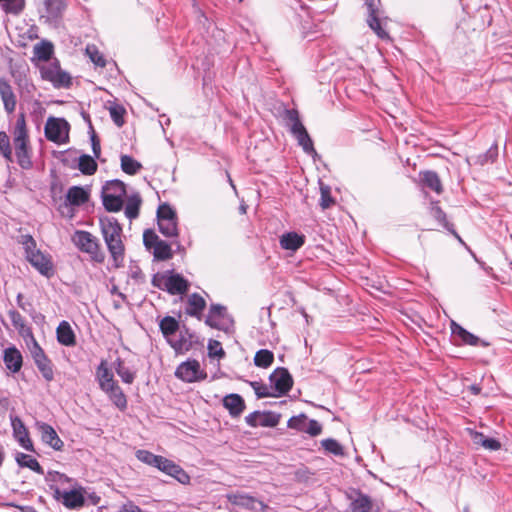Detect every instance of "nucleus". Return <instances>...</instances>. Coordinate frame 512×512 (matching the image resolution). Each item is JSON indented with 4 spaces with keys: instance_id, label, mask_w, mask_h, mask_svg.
Segmentation results:
<instances>
[{
    "instance_id": "0e129e2a",
    "label": "nucleus",
    "mask_w": 512,
    "mask_h": 512,
    "mask_svg": "<svg viewBox=\"0 0 512 512\" xmlns=\"http://www.w3.org/2000/svg\"><path fill=\"white\" fill-rule=\"evenodd\" d=\"M11 75L14 79V83L19 88H24L28 85V79L26 76V73L24 71H21L20 69H11Z\"/></svg>"
},
{
    "instance_id": "473e14b6",
    "label": "nucleus",
    "mask_w": 512,
    "mask_h": 512,
    "mask_svg": "<svg viewBox=\"0 0 512 512\" xmlns=\"http://www.w3.org/2000/svg\"><path fill=\"white\" fill-rule=\"evenodd\" d=\"M420 181L425 188H429L437 194L443 192V187L438 174L434 171H423L419 173Z\"/></svg>"
},
{
    "instance_id": "4468645a",
    "label": "nucleus",
    "mask_w": 512,
    "mask_h": 512,
    "mask_svg": "<svg viewBox=\"0 0 512 512\" xmlns=\"http://www.w3.org/2000/svg\"><path fill=\"white\" fill-rule=\"evenodd\" d=\"M379 0H365V6L368 11L367 23L369 27L376 33L382 40L390 39L388 32L382 27L379 19L377 3Z\"/></svg>"
},
{
    "instance_id": "aec40b11",
    "label": "nucleus",
    "mask_w": 512,
    "mask_h": 512,
    "mask_svg": "<svg viewBox=\"0 0 512 512\" xmlns=\"http://www.w3.org/2000/svg\"><path fill=\"white\" fill-rule=\"evenodd\" d=\"M3 362L11 373H18L23 365V356L18 348L10 346L3 351Z\"/></svg>"
},
{
    "instance_id": "f3484780",
    "label": "nucleus",
    "mask_w": 512,
    "mask_h": 512,
    "mask_svg": "<svg viewBox=\"0 0 512 512\" xmlns=\"http://www.w3.org/2000/svg\"><path fill=\"white\" fill-rule=\"evenodd\" d=\"M0 98L7 114H13L17 106V96L10 82L0 77Z\"/></svg>"
},
{
    "instance_id": "4d7b16f0",
    "label": "nucleus",
    "mask_w": 512,
    "mask_h": 512,
    "mask_svg": "<svg viewBox=\"0 0 512 512\" xmlns=\"http://www.w3.org/2000/svg\"><path fill=\"white\" fill-rule=\"evenodd\" d=\"M111 119L118 127H122L124 124V115L126 113L125 108L121 105L111 106L109 109Z\"/></svg>"
},
{
    "instance_id": "e433bc0d",
    "label": "nucleus",
    "mask_w": 512,
    "mask_h": 512,
    "mask_svg": "<svg viewBox=\"0 0 512 512\" xmlns=\"http://www.w3.org/2000/svg\"><path fill=\"white\" fill-rule=\"evenodd\" d=\"M12 424H13L14 432L18 436V440H19L21 446L28 451H34L33 443L30 440V438L28 437V432H27L25 426L23 425V423L21 422V420L15 419L12 421Z\"/></svg>"
},
{
    "instance_id": "37998d69",
    "label": "nucleus",
    "mask_w": 512,
    "mask_h": 512,
    "mask_svg": "<svg viewBox=\"0 0 512 512\" xmlns=\"http://www.w3.org/2000/svg\"><path fill=\"white\" fill-rule=\"evenodd\" d=\"M120 161L122 171L128 175H135L142 168V164L129 155H121Z\"/></svg>"
},
{
    "instance_id": "c9c22d12",
    "label": "nucleus",
    "mask_w": 512,
    "mask_h": 512,
    "mask_svg": "<svg viewBox=\"0 0 512 512\" xmlns=\"http://www.w3.org/2000/svg\"><path fill=\"white\" fill-rule=\"evenodd\" d=\"M15 460L20 467L29 468L30 470L40 475L44 474V470L37 461V459L32 457L31 455L18 452L15 455Z\"/></svg>"
},
{
    "instance_id": "cd10ccee",
    "label": "nucleus",
    "mask_w": 512,
    "mask_h": 512,
    "mask_svg": "<svg viewBox=\"0 0 512 512\" xmlns=\"http://www.w3.org/2000/svg\"><path fill=\"white\" fill-rule=\"evenodd\" d=\"M227 499L233 505L251 510L256 509L257 504L262 505V502L258 501L253 496L238 491L227 494Z\"/></svg>"
},
{
    "instance_id": "2eb2a0df",
    "label": "nucleus",
    "mask_w": 512,
    "mask_h": 512,
    "mask_svg": "<svg viewBox=\"0 0 512 512\" xmlns=\"http://www.w3.org/2000/svg\"><path fill=\"white\" fill-rule=\"evenodd\" d=\"M159 463L156 468L161 472L175 478L181 484H187L190 481V476L175 462L163 456H160Z\"/></svg>"
},
{
    "instance_id": "20e7f679",
    "label": "nucleus",
    "mask_w": 512,
    "mask_h": 512,
    "mask_svg": "<svg viewBox=\"0 0 512 512\" xmlns=\"http://www.w3.org/2000/svg\"><path fill=\"white\" fill-rule=\"evenodd\" d=\"M24 249L28 262L43 276L50 277L54 273L53 262L49 254L36 249V242L31 235L24 236Z\"/></svg>"
},
{
    "instance_id": "4c0bfd02",
    "label": "nucleus",
    "mask_w": 512,
    "mask_h": 512,
    "mask_svg": "<svg viewBox=\"0 0 512 512\" xmlns=\"http://www.w3.org/2000/svg\"><path fill=\"white\" fill-rule=\"evenodd\" d=\"M9 318L12 322L14 328L19 332L22 336L32 335L31 328L27 326L24 317L15 309H11L8 311Z\"/></svg>"
},
{
    "instance_id": "052dcab7",
    "label": "nucleus",
    "mask_w": 512,
    "mask_h": 512,
    "mask_svg": "<svg viewBox=\"0 0 512 512\" xmlns=\"http://www.w3.org/2000/svg\"><path fill=\"white\" fill-rule=\"evenodd\" d=\"M86 52L91 59V61L99 67H105L106 60L103 55L97 50L95 46H87Z\"/></svg>"
},
{
    "instance_id": "09e8293b",
    "label": "nucleus",
    "mask_w": 512,
    "mask_h": 512,
    "mask_svg": "<svg viewBox=\"0 0 512 512\" xmlns=\"http://www.w3.org/2000/svg\"><path fill=\"white\" fill-rule=\"evenodd\" d=\"M6 13L18 15L25 7V0H0Z\"/></svg>"
},
{
    "instance_id": "a18cd8bd",
    "label": "nucleus",
    "mask_w": 512,
    "mask_h": 512,
    "mask_svg": "<svg viewBox=\"0 0 512 512\" xmlns=\"http://www.w3.org/2000/svg\"><path fill=\"white\" fill-rule=\"evenodd\" d=\"M274 361V354L268 349H260L254 356V364L260 368H268Z\"/></svg>"
},
{
    "instance_id": "f257e3e1",
    "label": "nucleus",
    "mask_w": 512,
    "mask_h": 512,
    "mask_svg": "<svg viewBox=\"0 0 512 512\" xmlns=\"http://www.w3.org/2000/svg\"><path fill=\"white\" fill-rule=\"evenodd\" d=\"M100 229L113 265L116 268L122 267L125 257V246L122 241V226L116 218L105 217L100 219Z\"/></svg>"
},
{
    "instance_id": "ddd939ff",
    "label": "nucleus",
    "mask_w": 512,
    "mask_h": 512,
    "mask_svg": "<svg viewBox=\"0 0 512 512\" xmlns=\"http://www.w3.org/2000/svg\"><path fill=\"white\" fill-rule=\"evenodd\" d=\"M280 417V414L271 411H254L245 417V422L250 427H275Z\"/></svg>"
},
{
    "instance_id": "c03bdc74",
    "label": "nucleus",
    "mask_w": 512,
    "mask_h": 512,
    "mask_svg": "<svg viewBox=\"0 0 512 512\" xmlns=\"http://www.w3.org/2000/svg\"><path fill=\"white\" fill-rule=\"evenodd\" d=\"M178 219L173 220H159L158 228L159 231L168 238H177L178 237Z\"/></svg>"
},
{
    "instance_id": "603ef678",
    "label": "nucleus",
    "mask_w": 512,
    "mask_h": 512,
    "mask_svg": "<svg viewBox=\"0 0 512 512\" xmlns=\"http://www.w3.org/2000/svg\"><path fill=\"white\" fill-rule=\"evenodd\" d=\"M135 455L139 461H141L149 466L155 467V468L160 461L159 460L160 455H155L148 450H143V449L137 450Z\"/></svg>"
},
{
    "instance_id": "2f4dec72",
    "label": "nucleus",
    "mask_w": 512,
    "mask_h": 512,
    "mask_svg": "<svg viewBox=\"0 0 512 512\" xmlns=\"http://www.w3.org/2000/svg\"><path fill=\"white\" fill-rule=\"evenodd\" d=\"M96 379L102 391L117 383L105 360H102L96 369Z\"/></svg>"
},
{
    "instance_id": "39448f33",
    "label": "nucleus",
    "mask_w": 512,
    "mask_h": 512,
    "mask_svg": "<svg viewBox=\"0 0 512 512\" xmlns=\"http://www.w3.org/2000/svg\"><path fill=\"white\" fill-rule=\"evenodd\" d=\"M72 240L76 247L83 253L90 256L91 261L102 264L105 261V253L101 249L99 240L92 233L84 230H77Z\"/></svg>"
},
{
    "instance_id": "774afa93",
    "label": "nucleus",
    "mask_w": 512,
    "mask_h": 512,
    "mask_svg": "<svg viewBox=\"0 0 512 512\" xmlns=\"http://www.w3.org/2000/svg\"><path fill=\"white\" fill-rule=\"evenodd\" d=\"M91 145H92V151H93L94 156L96 158H98L100 156L101 147H100V141L94 131L92 132V135H91Z\"/></svg>"
},
{
    "instance_id": "6e6552de",
    "label": "nucleus",
    "mask_w": 512,
    "mask_h": 512,
    "mask_svg": "<svg viewBox=\"0 0 512 512\" xmlns=\"http://www.w3.org/2000/svg\"><path fill=\"white\" fill-rule=\"evenodd\" d=\"M206 325L211 328L229 332L233 329L234 320L228 314L227 308L221 304H212L205 319Z\"/></svg>"
},
{
    "instance_id": "423d86ee",
    "label": "nucleus",
    "mask_w": 512,
    "mask_h": 512,
    "mask_svg": "<svg viewBox=\"0 0 512 512\" xmlns=\"http://www.w3.org/2000/svg\"><path fill=\"white\" fill-rule=\"evenodd\" d=\"M126 195L125 184L120 180L106 182L102 188V201L105 209L109 212H118L123 207V198Z\"/></svg>"
},
{
    "instance_id": "6e6d98bb",
    "label": "nucleus",
    "mask_w": 512,
    "mask_h": 512,
    "mask_svg": "<svg viewBox=\"0 0 512 512\" xmlns=\"http://www.w3.org/2000/svg\"><path fill=\"white\" fill-rule=\"evenodd\" d=\"M249 385L253 388L258 399L276 396V394L272 393L268 386L264 383L258 381H250Z\"/></svg>"
},
{
    "instance_id": "8fccbe9b",
    "label": "nucleus",
    "mask_w": 512,
    "mask_h": 512,
    "mask_svg": "<svg viewBox=\"0 0 512 512\" xmlns=\"http://www.w3.org/2000/svg\"><path fill=\"white\" fill-rule=\"evenodd\" d=\"M34 54L39 60L48 61L53 54V46L49 42H42L34 47Z\"/></svg>"
},
{
    "instance_id": "bb28decb",
    "label": "nucleus",
    "mask_w": 512,
    "mask_h": 512,
    "mask_svg": "<svg viewBox=\"0 0 512 512\" xmlns=\"http://www.w3.org/2000/svg\"><path fill=\"white\" fill-rule=\"evenodd\" d=\"M89 191L81 186H72L66 193L65 203L71 206H81L89 200Z\"/></svg>"
},
{
    "instance_id": "864d4df0",
    "label": "nucleus",
    "mask_w": 512,
    "mask_h": 512,
    "mask_svg": "<svg viewBox=\"0 0 512 512\" xmlns=\"http://www.w3.org/2000/svg\"><path fill=\"white\" fill-rule=\"evenodd\" d=\"M307 422H308V417L306 416V414L301 413L297 416L291 417L287 422V426L290 429H294L299 432H305Z\"/></svg>"
},
{
    "instance_id": "9d476101",
    "label": "nucleus",
    "mask_w": 512,
    "mask_h": 512,
    "mask_svg": "<svg viewBox=\"0 0 512 512\" xmlns=\"http://www.w3.org/2000/svg\"><path fill=\"white\" fill-rule=\"evenodd\" d=\"M69 123L63 118L49 117L44 128L45 137L56 144L69 140Z\"/></svg>"
},
{
    "instance_id": "412c9836",
    "label": "nucleus",
    "mask_w": 512,
    "mask_h": 512,
    "mask_svg": "<svg viewBox=\"0 0 512 512\" xmlns=\"http://www.w3.org/2000/svg\"><path fill=\"white\" fill-rule=\"evenodd\" d=\"M305 241V235L299 234L295 231L286 232L279 238L280 247L292 252L299 250L305 244Z\"/></svg>"
},
{
    "instance_id": "c85d7f7f",
    "label": "nucleus",
    "mask_w": 512,
    "mask_h": 512,
    "mask_svg": "<svg viewBox=\"0 0 512 512\" xmlns=\"http://www.w3.org/2000/svg\"><path fill=\"white\" fill-rule=\"evenodd\" d=\"M223 406L232 417L240 416L245 410V401L239 394H229L223 398Z\"/></svg>"
},
{
    "instance_id": "4be33fe9",
    "label": "nucleus",
    "mask_w": 512,
    "mask_h": 512,
    "mask_svg": "<svg viewBox=\"0 0 512 512\" xmlns=\"http://www.w3.org/2000/svg\"><path fill=\"white\" fill-rule=\"evenodd\" d=\"M189 289V282L182 275L178 273H172L167 275L165 290L171 295L184 294Z\"/></svg>"
},
{
    "instance_id": "1a4fd4ad",
    "label": "nucleus",
    "mask_w": 512,
    "mask_h": 512,
    "mask_svg": "<svg viewBox=\"0 0 512 512\" xmlns=\"http://www.w3.org/2000/svg\"><path fill=\"white\" fill-rule=\"evenodd\" d=\"M42 79L49 81L56 88H68L72 81L71 76L63 71L57 60L40 67Z\"/></svg>"
},
{
    "instance_id": "72a5a7b5",
    "label": "nucleus",
    "mask_w": 512,
    "mask_h": 512,
    "mask_svg": "<svg viewBox=\"0 0 512 512\" xmlns=\"http://www.w3.org/2000/svg\"><path fill=\"white\" fill-rule=\"evenodd\" d=\"M103 392L107 394L110 401L121 411L127 408L126 395L124 394L123 390L118 385V383H115L114 385H111L107 389H104Z\"/></svg>"
},
{
    "instance_id": "338daca9",
    "label": "nucleus",
    "mask_w": 512,
    "mask_h": 512,
    "mask_svg": "<svg viewBox=\"0 0 512 512\" xmlns=\"http://www.w3.org/2000/svg\"><path fill=\"white\" fill-rule=\"evenodd\" d=\"M167 275L166 274H155L152 278V285L156 288L165 290Z\"/></svg>"
},
{
    "instance_id": "3c124183",
    "label": "nucleus",
    "mask_w": 512,
    "mask_h": 512,
    "mask_svg": "<svg viewBox=\"0 0 512 512\" xmlns=\"http://www.w3.org/2000/svg\"><path fill=\"white\" fill-rule=\"evenodd\" d=\"M474 440L476 443L481 444L485 449L496 451L499 450L501 447V444L498 440L494 438L486 437L483 433H476Z\"/></svg>"
},
{
    "instance_id": "13d9d810",
    "label": "nucleus",
    "mask_w": 512,
    "mask_h": 512,
    "mask_svg": "<svg viewBox=\"0 0 512 512\" xmlns=\"http://www.w3.org/2000/svg\"><path fill=\"white\" fill-rule=\"evenodd\" d=\"M160 240L159 236L152 229H147L143 233V243L147 250L151 251Z\"/></svg>"
},
{
    "instance_id": "7ed1b4c3",
    "label": "nucleus",
    "mask_w": 512,
    "mask_h": 512,
    "mask_svg": "<svg viewBox=\"0 0 512 512\" xmlns=\"http://www.w3.org/2000/svg\"><path fill=\"white\" fill-rule=\"evenodd\" d=\"M283 119L285 121V125L289 128L290 133L295 137L298 145L302 147L303 151L313 157L317 156L313 141L300 120L298 110L285 109L283 112Z\"/></svg>"
},
{
    "instance_id": "5fc2aeb1",
    "label": "nucleus",
    "mask_w": 512,
    "mask_h": 512,
    "mask_svg": "<svg viewBox=\"0 0 512 512\" xmlns=\"http://www.w3.org/2000/svg\"><path fill=\"white\" fill-rule=\"evenodd\" d=\"M0 152L7 161H13L10 139L7 133L4 131L0 132Z\"/></svg>"
},
{
    "instance_id": "f8f14e48",
    "label": "nucleus",
    "mask_w": 512,
    "mask_h": 512,
    "mask_svg": "<svg viewBox=\"0 0 512 512\" xmlns=\"http://www.w3.org/2000/svg\"><path fill=\"white\" fill-rule=\"evenodd\" d=\"M271 388L276 392V396L284 395L290 391L293 385V379L286 368L278 367L269 376Z\"/></svg>"
},
{
    "instance_id": "9b49d317",
    "label": "nucleus",
    "mask_w": 512,
    "mask_h": 512,
    "mask_svg": "<svg viewBox=\"0 0 512 512\" xmlns=\"http://www.w3.org/2000/svg\"><path fill=\"white\" fill-rule=\"evenodd\" d=\"M31 355L34 360L36 367L41 373L42 377L47 381L51 382L54 380V366L52 361L47 357L44 350L35 341L33 348L31 349Z\"/></svg>"
},
{
    "instance_id": "bf43d9fd",
    "label": "nucleus",
    "mask_w": 512,
    "mask_h": 512,
    "mask_svg": "<svg viewBox=\"0 0 512 512\" xmlns=\"http://www.w3.org/2000/svg\"><path fill=\"white\" fill-rule=\"evenodd\" d=\"M177 219L176 212L168 204H162L157 210V220H173Z\"/></svg>"
},
{
    "instance_id": "49530a36",
    "label": "nucleus",
    "mask_w": 512,
    "mask_h": 512,
    "mask_svg": "<svg viewBox=\"0 0 512 512\" xmlns=\"http://www.w3.org/2000/svg\"><path fill=\"white\" fill-rule=\"evenodd\" d=\"M97 167L96 161L90 155L84 154L79 157L78 168L84 175H93Z\"/></svg>"
},
{
    "instance_id": "680f3d73",
    "label": "nucleus",
    "mask_w": 512,
    "mask_h": 512,
    "mask_svg": "<svg viewBox=\"0 0 512 512\" xmlns=\"http://www.w3.org/2000/svg\"><path fill=\"white\" fill-rule=\"evenodd\" d=\"M207 348L209 357L223 358L225 356V351L221 343L217 340H209Z\"/></svg>"
},
{
    "instance_id": "b1692460",
    "label": "nucleus",
    "mask_w": 512,
    "mask_h": 512,
    "mask_svg": "<svg viewBox=\"0 0 512 512\" xmlns=\"http://www.w3.org/2000/svg\"><path fill=\"white\" fill-rule=\"evenodd\" d=\"M45 481L50 490L53 491L54 498L59 500L58 495H60L62 491L60 490L59 486H64L65 484L69 483L71 478L57 471H48V473L45 475Z\"/></svg>"
},
{
    "instance_id": "a19ab883",
    "label": "nucleus",
    "mask_w": 512,
    "mask_h": 512,
    "mask_svg": "<svg viewBox=\"0 0 512 512\" xmlns=\"http://www.w3.org/2000/svg\"><path fill=\"white\" fill-rule=\"evenodd\" d=\"M350 512H372V502L369 496L359 494L350 504Z\"/></svg>"
},
{
    "instance_id": "dca6fc26",
    "label": "nucleus",
    "mask_w": 512,
    "mask_h": 512,
    "mask_svg": "<svg viewBox=\"0 0 512 512\" xmlns=\"http://www.w3.org/2000/svg\"><path fill=\"white\" fill-rule=\"evenodd\" d=\"M36 428L41 435V440L56 451H62L64 442L60 439L55 429L45 423L36 422Z\"/></svg>"
},
{
    "instance_id": "6ab92c4d",
    "label": "nucleus",
    "mask_w": 512,
    "mask_h": 512,
    "mask_svg": "<svg viewBox=\"0 0 512 512\" xmlns=\"http://www.w3.org/2000/svg\"><path fill=\"white\" fill-rule=\"evenodd\" d=\"M84 492L85 491L81 486H77L69 491H61V494L58 495V501L69 509L82 507L85 503Z\"/></svg>"
},
{
    "instance_id": "0eeeda50",
    "label": "nucleus",
    "mask_w": 512,
    "mask_h": 512,
    "mask_svg": "<svg viewBox=\"0 0 512 512\" xmlns=\"http://www.w3.org/2000/svg\"><path fill=\"white\" fill-rule=\"evenodd\" d=\"M175 376L185 383H196L206 380L208 374L198 360L188 359L177 366Z\"/></svg>"
},
{
    "instance_id": "e2e57ef3",
    "label": "nucleus",
    "mask_w": 512,
    "mask_h": 512,
    "mask_svg": "<svg viewBox=\"0 0 512 512\" xmlns=\"http://www.w3.org/2000/svg\"><path fill=\"white\" fill-rule=\"evenodd\" d=\"M321 197H320V206L322 209H327L334 204V199L331 196L329 186H321Z\"/></svg>"
},
{
    "instance_id": "c756f323",
    "label": "nucleus",
    "mask_w": 512,
    "mask_h": 512,
    "mask_svg": "<svg viewBox=\"0 0 512 512\" xmlns=\"http://www.w3.org/2000/svg\"><path fill=\"white\" fill-rule=\"evenodd\" d=\"M57 341L64 346L72 347L76 344L75 333L67 321H62L56 329Z\"/></svg>"
},
{
    "instance_id": "a211bd4d",
    "label": "nucleus",
    "mask_w": 512,
    "mask_h": 512,
    "mask_svg": "<svg viewBox=\"0 0 512 512\" xmlns=\"http://www.w3.org/2000/svg\"><path fill=\"white\" fill-rule=\"evenodd\" d=\"M179 330V338L177 340H169V345L177 354H182L189 351L193 347V345L197 342V336L185 326Z\"/></svg>"
},
{
    "instance_id": "5701e85b",
    "label": "nucleus",
    "mask_w": 512,
    "mask_h": 512,
    "mask_svg": "<svg viewBox=\"0 0 512 512\" xmlns=\"http://www.w3.org/2000/svg\"><path fill=\"white\" fill-rule=\"evenodd\" d=\"M206 308L205 299L198 293H192L187 297L185 313L198 320L202 317V312Z\"/></svg>"
},
{
    "instance_id": "69168bd1",
    "label": "nucleus",
    "mask_w": 512,
    "mask_h": 512,
    "mask_svg": "<svg viewBox=\"0 0 512 512\" xmlns=\"http://www.w3.org/2000/svg\"><path fill=\"white\" fill-rule=\"evenodd\" d=\"M322 432L321 424L314 419L309 420L307 422L305 433L309 434L312 437L318 436Z\"/></svg>"
},
{
    "instance_id": "a878e982",
    "label": "nucleus",
    "mask_w": 512,
    "mask_h": 512,
    "mask_svg": "<svg viewBox=\"0 0 512 512\" xmlns=\"http://www.w3.org/2000/svg\"><path fill=\"white\" fill-rule=\"evenodd\" d=\"M451 331H452V334L455 337H458L462 341V343L465 345H471V346H478V345L487 346L488 345L486 342L480 340L479 337L470 333L469 331L464 329L461 325H459L455 322H452V324H451Z\"/></svg>"
},
{
    "instance_id": "f704fd0d",
    "label": "nucleus",
    "mask_w": 512,
    "mask_h": 512,
    "mask_svg": "<svg viewBox=\"0 0 512 512\" xmlns=\"http://www.w3.org/2000/svg\"><path fill=\"white\" fill-rule=\"evenodd\" d=\"M159 328L166 341L172 340V336L180 329L179 322L172 316H165L159 323Z\"/></svg>"
},
{
    "instance_id": "79ce46f5",
    "label": "nucleus",
    "mask_w": 512,
    "mask_h": 512,
    "mask_svg": "<svg viewBox=\"0 0 512 512\" xmlns=\"http://www.w3.org/2000/svg\"><path fill=\"white\" fill-rule=\"evenodd\" d=\"M153 256L158 261L169 260L173 257L171 245L160 240L152 249Z\"/></svg>"
},
{
    "instance_id": "7c9ffc66",
    "label": "nucleus",
    "mask_w": 512,
    "mask_h": 512,
    "mask_svg": "<svg viewBox=\"0 0 512 512\" xmlns=\"http://www.w3.org/2000/svg\"><path fill=\"white\" fill-rule=\"evenodd\" d=\"M43 4L45 14L42 17H45L47 21L58 20L65 8V0H44Z\"/></svg>"
},
{
    "instance_id": "393cba45",
    "label": "nucleus",
    "mask_w": 512,
    "mask_h": 512,
    "mask_svg": "<svg viewBox=\"0 0 512 512\" xmlns=\"http://www.w3.org/2000/svg\"><path fill=\"white\" fill-rule=\"evenodd\" d=\"M431 216L437 220L448 232H450L459 242L463 243L462 238L454 229V225L447 221L446 213L439 206V202L435 201L431 203L430 207Z\"/></svg>"
},
{
    "instance_id": "ea45409f",
    "label": "nucleus",
    "mask_w": 512,
    "mask_h": 512,
    "mask_svg": "<svg viewBox=\"0 0 512 512\" xmlns=\"http://www.w3.org/2000/svg\"><path fill=\"white\" fill-rule=\"evenodd\" d=\"M114 369L124 383H133L136 373L125 366L124 361L121 358H117L114 362Z\"/></svg>"
},
{
    "instance_id": "58836bf2",
    "label": "nucleus",
    "mask_w": 512,
    "mask_h": 512,
    "mask_svg": "<svg viewBox=\"0 0 512 512\" xmlns=\"http://www.w3.org/2000/svg\"><path fill=\"white\" fill-rule=\"evenodd\" d=\"M142 203V199L138 194H133L128 197L125 206V216L129 220L136 219L139 216V210Z\"/></svg>"
},
{
    "instance_id": "f03ea898",
    "label": "nucleus",
    "mask_w": 512,
    "mask_h": 512,
    "mask_svg": "<svg viewBox=\"0 0 512 512\" xmlns=\"http://www.w3.org/2000/svg\"><path fill=\"white\" fill-rule=\"evenodd\" d=\"M13 144L19 166L22 169H30L32 167V160L24 113H20L16 120L13 130Z\"/></svg>"
},
{
    "instance_id": "de8ad7c7",
    "label": "nucleus",
    "mask_w": 512,
    "mask_h": 512,
    "mask_svg": "<svg viewBox=\"0 0 512 512\" xmlns=\"http://www.w3.org/2000/svg\"><path fill=\"white\" fill-rule=\"evenodd\" d=\"M321 446L328 454H331L334 456H343L344 455L343 446L337 440H335L333 438L323 439L321 441Z\"/></svg>"
}]
</instances>
